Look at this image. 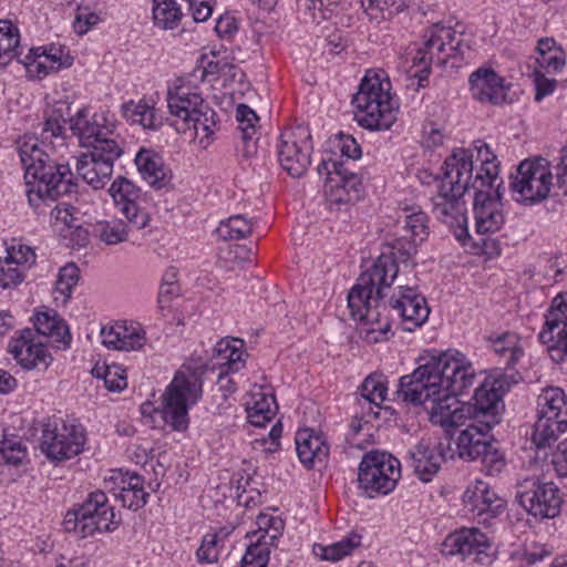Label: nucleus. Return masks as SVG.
Returning <instances> with one entry per match:
<instances>
[{
    "label": "nucleus",
    "instance_id": "79ce46f5",
    "mask_svg": "<svg viewBox=\"0 0 567 567\" xmlns=\"http://www.w3.org/2000/svg\"><path fill=\"white\" fill-rule=\"evenodd\" d=\"M229 535L225 529H220L215 534H207L203 537L202 544L197 549V558L200 563L213 564L218 560L220 548L224 540Z\"/></svg>",
    "mask_w": 567,
    "mask_h": 567
},
{
    "label": "nucleus",
    "instance_id": "f257e3e1",
    "mask_svg": "<svg viewBox=\"0 0 567 567\" xmlns=\"http://www.w3.org/2000/svg\"><path fill=\"white\" fill-rule=\"evenodd\" d=\"M424 360L411 374L400 378L396 399L406 404L424 405L430 421L444 429L464 425L476 413V401L461 405L457 396L474 383L473 364L463 353L453 350Z\"/></svg>",
    "mask_w": 567,
    "mask_h": 567
},
{
    "label": "nucleus",
    "instance_id": "774afa93",
    "mask_svg": "<svg viewBox=\"0 0 567 567\" xmlns=\"http://www.w3.org/2000/svg\"><path fill=\"white\" fill-rule=\"evenodd\" d=\"M537 62L542 68H545L547 71L554 72L560 71L565 65L563 52L559 51L558 49L543 56H539L537 59Z\"/></svg>",
    "mask_w": 567,
    "mask_h": 567
},
{
    "label": "nucleus",
    "instance_id": "37998d69",
    "mask_svg": "<svg viewBox=\"0 0 567 567\" xmlns=\"http://www.w3.org/2000/svg\"><path fill=\"white\" fill-rule=\"evenodd\" d=\"M399 220L403 224V229L409 234L408 238L421 244L427 237V216L423 212L405 213Z\"/></svg>",
    "mask_w": 567,
    "mask_h": 567
},
{
    "label": "nucleus",
    "instance_id": "b1692460",
    "mask_svg": "<svg viewBox=\"0 0 567 567\" xmlns=\"http://www.w3.org/2000/svg\"><path fill=\"white\" fill-rule=\"evenodd\" d=\"M111 196L117 210L135 226L137 230L145 228L150 223V215L136 204L140 188L125 177H117L111 185Z\"/></svg>",
    "mask_w": 567,
    "mask_h": 567
},
{
    "label": "nucleus",
    "instance_id": "6ab92c4d",
    "mask_svg": "<svg viewBox=\"0 0 567 567\" xmlns=\"http://www.w3.org/2000/svg\"><path fill=\"white\" fill-rule=\"evenodd\" d=\"M539 339L547 346L549 357L554 362L559 363L567 358V297L554 298Z\"/></svg>",
    "mask_w": 567,
    "mask_h": 567
},
{
    "label": "nucleus",
    "instance_id": "ddd939ff",
    "mask_svg": "<svg viewBox=\"0 0 567 567\" xmlns=\"http://www.w3.org/2000/svg\"><path fill=\"white\" fill-rule=\"evenodd\" d=\"M401 476L400 462L386 452H370L362 458L358 482L364 492L372 497L373 494H388Z\"/></svg>",
    "mask_w": 567,
    "mask_h": 567
},
{
    "label": "nucleus",
    "instance_id": "603ef678",
    "mask_svg": "<svg viewBox=\"0 0 567 567\" xmlns=\"http://www.w3.org/2000/svg\"><path fill=\"white\" fill-rule=\"evenodd\" d=\"M24 272L25 270L10 258L0 259V287L8 289L20 285L24 279Z\"/></svg>",
    "mask_w": 567,
    "mask_h": 567
},
{
    "label": "nucleus",
    "instance_id": "338daca9",
    "mask_svg": "<svg viewBox=\"0 0 567 567\" xmlns=\"http://www.w3.org/2000/svg\"><path fill=\"white\" fill-rule=\"evenodd\" d=\"M187 2L195 22H205L213 13L209 0H188Z\"/></svg>",
    "mask_w": 567,
    "mask_h": 567
},
{
    "label": "nucleus",
    "instance_id": "1a4fd4ad",
    "mask_svg": "<svg viewBox=\"0 0 567 567\" xmlns=\"http://www.w3.org/2000/svg\"><path fill=\"white\" fill-rule=\"evenodd\" d=\"M463 53L462 41L460 38L457 39L456 32L452 28L435 23L426 29L423 34V43L412 58L414 65L422 66L415 73L419 84L423 86V81L429 79L431 65L442 68L450 58Z\"/></svg>",
    "mask_w": 567,
    "mask_h": 567
},
{
    "label": "nucleus",
    "instance_id": "052dcab7",
    "mask_svg": "<svg viewBox=\"0 0 567 567\" xmlns=\"http://www.w3.org/2000/svg\"><path fill=\"white\" fill-rule=\"evenodd\" d=\"M116 497L122 502L123 506L136 511L146 504L148 493H146L144 488H141L125 493H118L116 494Z\"/></svg>",
    "mask_w": 567,
    "mask_h": 567
},
{
    "label": "nucleus",
    "instance_id": "20e7f679",
    "mask_svg": "<svg viewBox=\"0 0 567 567\" xmlns=\"http://www.w3.org/2000/svg\"><path fill=\"white\" fill-rule=\"evenodd\" d=\"M473 167L472 151L455 150L444 162L440 190L432 199L433 215L453 229L460 241L468 237L463 196L471 187Z\"/></svg>",
    "mask_w": 567,
    "mask_h": 567
},
{
    "label": "nucleus",
    "instance_id": "a18cd8bd",
    "mask_svg": "<svg viewBox=\"0 0 567 567\" xmlns=\"http://www.w3.org/2000/svg\"><path fill=\"white\" fill-rule=\"evenodd\" d=\"M80 279V269L73 262L66 264L59 271L55 291L63 297V301H68L72 295L74 287Z\"/></svg>",
    "mask_w": 567,
    "mask_h": 567
},
{
    "label": "nucleus",
    "instance_id": "f704fd0d",
    "mask_svg": "<svg viewBox=\"0 0 567 567\" xmlns=\"http://www.w3.org/2000/svg\"><path fill=\"white\" fill-rule=\"evenodd\" d=\"M362 536L358 533H350L341 540L323 546L317 544L313 546V553L322 560L339 561L353 553L361 546Z\"/></svg>",
    "mask_w": 567,
    "mask_h": 567
},
{
    "label": "nucleus",
    "instance_id": "9b49d317",
    "mask_svg": "<svg viewBox=\"0 0 567 567\" xmlns=\"http://www.w3.org/2000/svg\"><path fill=\"white\" fill-rule=\"evenodd\" d=\"M516 501L528 514L544 519L560 514L564 497L555 483L533 475L518 481Z\"/></svg>",
    "mask_w": 567,
    "mask_h": 567
},
{
    "label": "nucleus",
    "instance_id": "13d9d810",
    "mask_svg": "<svg viewBox=\"0 0 567 567\" xmlns=\"http://www.w3.org/2000/svg\"><path fill=\"white\" fill-rule=\"evenodd\" d=\"M123 373L124 371L117 365L104 368V373L101 377L107 390L118 392L126 386V378Z\"/></svg>",
    "mask_w": 567,
    "mask_h": 567
},
{
    "label": "nucleus",
    "instance_id": "4d7b16f0",
    "mask_svg": "<svg viewBox=\"0 0 567 567\" xmlns=\"http://www.w3.org/2000/svg\"><path fill=\"white\" fill-rule=\"evenodd\" d=\"M76 214H79L76 208L68 203H59L51 210L52 218H54L56 225H61L60 227L78 223L79 217Z\"/></svg>",
    "mask_w": 567,
    "mask_h": 567
},
{
    "label": "nucleus",
    "instance_id": "4468645a",
    "mask_svg": "<svg viewBox=\"0 0 567 567\" xmlns=\"http://www.w3.org/2000/svg\"><path fill=\"white\" fill-rule=\"evenodd\" d=\"M100 146L89 147L76 161V172L93 188L99 189L111 179L114 162L124 150L117 141H104Z\"/></svg>",
    "mask_w": 567,
    "mask_h": 567
},
{
    "label": "nucleus",
    "instance_id": "e2e57ef3",
    "mask_svg": "<svg viewBox=\"0 0 567 567\" xmlns=\"http://www.w3.org/2000/svg\"><path fill=\"white\" fill-rule=\"evenodd\" d=\"M112 478L118 484V493H125L128 491L144 488V480L141 475L136 473L120 472L116 476H113Z\"/></svg>",
    "mask_w": 567,
    "mask_h": 567
},
{
    "label": "nucleus",
    "instance_id": "c756f323",
    "mask_svg": "<svg viewBox=\"0 0 567 567\" xmlns=\"http://www.w3.org/2000/svg\"><path fill=\"white\" fill-rule=\"evenodd\" d=\"M296 451L301 463L311 466L315 461L323 462L329 455V446L324 440L309 430L296 434Z\"/></svg>",
    "mask_w": 567,
    "mask_h": 567
},
{
    "label": "nucleus",
    "instance_id": "0eeeda50",
    "mask_svg": "<svg viewBox=\"0 0 567 567\" xmlns=\"http://www.w3.org/2000/svg\"><path fill=\"white\" fill-rule=\"evenodd\" d=\"M390 89L391 83L388 79H382L377 73L365 74L352 100L360 126L370 131H385L393 125L396 115Z\"/></svg>",
    "mask_w": 567,
    "mask_h": 567
},
{
    "label": "nucleus",
    "instance_id": "423d86ee",
    "mask_svg": "<svg viewBox=\"0 0 567 567\" xmlns=\"http://www.w3.org/2000/svg\"><path fill=\"white\" fill-rule=\"evenodd\" d=\"M476 161L481 169L472 178L471 187L475 189L473 212L475 228L478 234H494L505 224V214L501 202L498 162L489 146L483 141H475Z\"/></svg>",
    "mask_w": 567,
    "mask_h": 567
},
{
    "label": "nucleus",
    "instance_id": "dca6fc26",
    "mask_svg": "<svg viewBox=\"0 0 567 567\" xmlns=\"http://www.w3.org/2000/svg\"><path fill=\"white\" fill-rule=\"evenodd\" d=\"M85 442L81 425L63 421L45 425L41 436L40 449L48 458L63 461L80 454Z\"/></svg>",
    "mask_w": 567,
    "mask_h": 567
},
{
    "label": "nucleus",
    "instance_id": "de8ad7c7",
    "mask_svg": "<svg viewBox=\"0 0 567 567\" xmlns=\"http://www.w3.org/2000/svg\"><path fill=\"white\" fill-rule=\"evenodd\" d=\"M566 395L560 388H547L537 398V406L558 411L561 417H567Z\"/></svg>",
    "mask_w": 567,
    "mask_h": 567
},
{
    "label": "nucleus",
    "instance_id": "2f4dec72",
    "mask_svg": "<svg viewBox=\"0 0 567 567\" xmlns=\"http://www.w3.org/2000/svg\"><path fill=\"white\" fill-rule=\"evenodd\" d=\"M244 343L239 339L218 341L214 348V359L216 365L226 372H238L245 367Z\"/></svg>",
    "mask_w": 567,
    "mask_h": 567
},
{
    "label": "nucleus",
    "instance_id": "412c9836",
    "mask_svg": "<svg viewBox=\"0 0 567 567\" xmlns=\"http://www.w3.org/2000/svg\"><path fill=\"white\" fill-rule=\"evenodd\" d=\"M463 505L467 513L484 525H491L505 508V501L484 481L476 480L463 494Z\"/></svg>",
    "mask_w": 567,
    "mask_h": 567
},
{
    "label": "nucleus",
    "instance_id": "7c9ffc66",
    "mask_svg": "<svg viewBox=\"0 0 567 567\" xmlns=\"http://www.w3.org/2000/svg\"><path fill=\"white\" fill-rule=\"evenodd\" d=\"M135 164L143 178L154 188H163L169 181L162 158L153 151L142 148Z\"/></svg>",
    "mask_w": 567,
    "mask_h": 567
},
{
    "label": "nucleus",
    "instance_id": "09e8293b",
    "mask_svg": "<svg viewBox=\"0 0 567 567\" xmlns=\"http://www.w3.org/2000/svg\"><path fill=\"white\" fill-rule=\"evenodd\" d=\"M337 167V173L331 176L332 186L336 187L338 185H341L348 194H352L353 200H357L359 198L361 187L360 176L353 173L348 167L347 163H343L342 166Z\"/></svg>",
    "mask_w": 567,
    "mask_h": 567
},
{
    "label": "nucleus",
    "instance_id": "49530a36",
    "mask_svg": "<svg viewBox=\"0 0 567 567\" xmlns=\"http://www.w3.org/2000/svg\"><path fill=\"white\" fill-rule=\"evenodd\" d=\"M478 461L482 464V470L491 476L498 475L506 466L503 452L493 442L478 456Z\"/></svg>",
    "mask_w": 567,
    "mask_h": 567
},
{
    "label": "nucleus",
    "instance_id": "39448f33",
    "mask_svg": "<svg viewBox=\"0 0 567 567\" xmlns=\"http://www.w3.org/2000/svg\"><path fill=\"white\" fill-rule=\"evenodd\" d=\"M499 380L484 381L474 392L476 413L467 421L456 439V454L460 458L471 462L478 461V456L491 443L488 433L502 420L504 404Z\"/></svg>",
    "mask_w": 567,
    "mask_h": 567
},
{
    "label": "nucleus",
    "instance_id": "f3484780",
    "mask_svg": "<svg viewBox=\"0 0 567 567\" xmlns=\"http://www.w3.org/2000/svg\"><path fill=\"white\" fill-rule=\"evenodd\" d=\"M8 351L16 362L27 371H44L53 360L43 337H39V333L30 328H23L16 332L8 344Z\"/></svg>",
    "mask_w": 567,
    "mask_h": 567
},
{
    "label": "nucleus",
    "instance_id": "0e129e2a",
    "mask_svg": "<svg viewBox=\"0 0 567 567\" xmlns=\"http://www.w3.org/2000/svg\"><path fill=\"white\" fill-rule=\"evenodd\" d=\"M550 463L559 476H567V439L559 442L551 452Z\"/></svg>",
    "mask_w": 567,
    "mask_h": 567
},
{
    "label": "nucleus",
    "instance_id": "c9c22d12",
    "mask_svg": "<svg viewBox=\"0 0 567 567\" xmlns=\"http://www.w3.org/2000/svg\"><path fill=\"white\" fill-rule=\"evenodd\" d=\"M133 229H137L126 221L114 218L111 220H101L94 225L93 231L99 239L107 246L117 245L128 239V234Z\"/></svg>",
    "mask_w": 567,
    "mask_h": 567
},
{
    "label": "nucleus",
    "instance_id": "a211bd4d",
    "mask_svg": "<svg viewBox=\"0 0 567 567\" xmlns=\"http://www.w3.org/2000/svg\"><path fill=\"white\" fill-rule=\"evenodd\" d=\"M69 126L82 147L100 146L104 141H116L113 137L115 122L105 112L91 113L82 107L70 117Z\"/></svg>",
    "mask_w": 567,
    "mask_h": 567
},
{
    "label": "nucleus",
    "instance_id": "c03bdc74",
    "mask_svg": "<svg viewBox=\"0 0 567 567\" xmlns=\"http://www.w3.org/2000/svg\"><path fill=\"white\" fill-rule=\"evenodd\" d=\"M493 349L496 353L506 358L507 367L514 365L524 353L518 346V337L514 333H505L498 337L493 343Z\"/></svg>",
    "mask_w": 567,
    "mask_h": 567
},
{
    "label": "nucleus",
    "instance_id": "8fccbe9b",
    "mask_svg": "<svg viewBox=\"0 0 567 567\" xmlns=\"http://www.w3.org/2000/svg\"><path fill=\"white\" fill-rule=\"evenodd\" d=\"M59 235L63 244L72 249H80L85 247L90 241V235L86 228L78 223L59 227Z\"/></svg>",
    "mask_w": 567,
    "mask_h": 567
},
{
    "label": "nucleus",
    "instance_id": "a19ab883",
    "mask_svg": "<svg viewBox=\"0 0 567 567\" xmlns=\"http://www.w3.org/2000/svg\"><path fill=\"white\" fill-rule=\"evenodd\" d=\"M252 224L243 215H235L220 221L217 234L224 240H239L251 234Z\"/></svg>",
    "mask_w": 567,
    "mask_h": 567
},
{
    "label": "nucleus",
    "instance_id": "f8f14e48",
    "mask_svg": "<svg viewBox=\"0 0 567 567\" xmlns=\"http://www.w3.org/2000/svg\"><path fill=\"white\" fill-rule=\"evenodd\" d=\"M551 186L550 165L543 157L523 161L511 182L514 199L530 205L546 199Z\"/></svg>",
    "mask_w": 567,
    "mask_h": 567
},
{
    "label": "nucleus",
    "instance_id": "c85d7f7f",
    "mask_svg": "<svg viewBox=\"0 0 567 567\" xmlns=\"http://www.w3.org/2000/svg\"><path fill=\"white\" fill-rule=\"evenodd\" d=\"M197 113L187 121L188 128L176 131L186 135L189 140H197L203 148H207L212 144L217 130L216 112L208 105L204 106V110L197 111Z\"/></svg>",
    "mask_w": 567,
    "mask_h": 567
},
{
    "label": "nucleus",
    "instance_id": "7ed1b4c3",
    "mask_svg": "<svg viewBox=\"0 0 567 567\" xmlns=\"http://www.w3.org/2000/svg\"><path fill=\"white\" fill-rule=\"evenodd\" d=\"M16 144L24 168L28 202L34 210L43 213V206L49 202L76 192L69 165L60 164L43 148L47 144L52 150L65 145L64 128L54 114L45 117L41 140L25 134Z\"/></svg>",
    "mask_w": 567,
    "mask_h": 567
},
{
    "label": "nucleus",
    "instance_id": "4c0bfd02",
    "mask_svg": "<svg viewBox=\"0 0 567 567\" xmlns=\"http://www.w3.org/2000/svg\"><path fill=\"white\" fill-rule=\"evenodd\" d=\"M154 24L163 30L176 28L181 21L182 12L174 0H153Z\"/></svg>",
    "mask_w": 567,
    "mask_h": 567
},
{
    "label": "nucleus",
    "instance_id": "864d4df0",
    "mask_svg": "<svg viewBox=\"0 0 567 567\" xmlns=\"http://www.w3.org/2000/svg\"><path fill=\"white\" fill-rule=\"evenodd\" d=\"M236 118L239 122L241 138L249 142L256 134V123L259 121L258 115L246 104H239L236 110Z\"/></svg>",
    "mask_w": 567,
    "mask_h": 567
},
{
    "label": "nucleus",
    "instance_id": "e433bc0d",
    "mask_svg": "<svg viewBox=\"0 0 567 567\" xmlns=\"http://www.w3.org/2000/svg\"><path fill=\"white\" fill-rule=\"evenodd\" d=\"M20 33L9 20H0V68L8 65L19 55Z\"/></svg>",
    "mask_w": 567,
    "mask_h": 567
},
{
    "label": "nucleus",
    "instance_id": "393cba45",
    "mask_svg": "<svg viewBox=\"0 0 567 567\" xmlns=\"http://www.w3.org/2000/svg\"><path fill=\"white\" fill-rule=\"evenodd\" d=\"M102 343L112 350L137 351L146 343V333L136 321H115L101 329Z\"/></svg>",
    "mask_w": 567,
    "mask_h": 567
},
{
    "label": "nucleus",
    "instance_id": "3c124183",
    "mask_svg": "<svg viewBox=\"0 0 567 567\" xmlns=\"http://www.w3.org/2000/svg\"><path fill=\"white\" fill-rule=\"evenodd\" d=\"M361 396L370 403L380 405L386 396V386L380 375H369L360 386Z\"/></svg>",
    "mask_w": 567,
    "mask_h": 567
},
{
    "label": "nucleus",
    "instance_id": "5701e85b",
    "mask_svg": "<svg viewBox=\"0 0 567 567\" xmlns=\"http://www.w3.org/2000/svg\"><path fill=\"white\" fill-rule=\"evenodd\" d=\"M167 107L174 117L173 125L176 130L188 128L187 121L190 116H195L197 111L204 110L209 104L202 97L197 87L188 84L175 85L168 87Z\"/></svg>",
    "mask_w": 567,
    "mask_h": 567
},
{
    "label": "nucleus",
    "instance_id": "680f3d73",
    "mask_svg": "<svg viewBox=\"0 0 567 567\" xmlns=\"http://www.w3.org/2000/svg\"><path fill=\"white\" fill-rule=\"evenodd\" d=\"M99 21L100 18L95 12L79 9L73 21V28L78 34H85Z\"/></svg>",
    "mask_w": 567,
    "mask_h": 567
},
{
    "label": "nucleus",
    "instance_id": "473e14b6",
    "mask_svg": "<svg viewBox=\"0 0 567 567\" xmlns=\"http://www.w3.org/2000/svg\"><path fill=\"white\" fill-rule=\"evenodd\" d=\"M123 116L131 123L140 124L144 128L157 130L162 125V116L158 111L145 101H128L122 105Z\"/></svg>",
    "mask_w": 567,
    "mask_h": 567
},
{
    "label": "nucleus",
    "instance_id": "4be33fe9",
    "mask_svg": "<svg viewBox=\"0 0 567 567\" xmlns=\"http://www.w3.org/2000/svg\"><path fill=\"white\" fill-rule=\"evenodd\" d=\"M389 305L391 310L402 319L405 331H413L421 327L430 315L425 298L415 287L406 285L399 286L398 292L391 296Z\"/></svg>",
    "mask_w": 567,
    "mask_h": 567
},
{
    "label": "nucleus",
    "instance_id": "58836bf2",
    "mask_svg": "<svg viewBox=\"0 0 567 567\" xmlns=\"http://www.w3.org/2000/svg\"><path fill=\"white\" fill-rule=\"evenodd\" d=\"M361 7L370 20L382 21L404 10V0H361Z\"/></svg>",
    "mask_w": 567,
    "mask_h": 567
},
{
    "label": "nucleus",
    "instance_id": "9d476101",
    "mask_svg": "<svg viewBox=\"0 0 567 567\" xmlns=\"http://www.w3.org/2000/svg\"><path fill=\"white\" fill-rule=\"evenodd\" d=\"M113 507L109 504L106 495L101 491L89 494L87 498L78 507L65 514L64 530L76 533L85 538L96 532H110L116 527Z\"/></svg>",
    "mask_w": 567,
    "mask_h": 567
},
{
    "label": "nucleus",
    "instance_id": "72a5a7b5",
    "mask_svg": "<svg viewBox=\"0 0 567 567\" xmlns=\"http://www.w3.org/2000/svg\"><path fill=\"white\" fill-rule=\"evenodd\" d=\"M251 404L247 408L249 422L255 426H264L276 415L278 405L274 393L262 390L252 393Z\"/></svg>",
    "mask_w": 567,
    "mask_h": 567
},
{
    "label": "nucleus",
    "instance_id": "6e6d98bb",
    "mask_svg": "<svg viewBox=\"0 0 567 567\" xmlns=\"http://www.w3.org/2000/svg\"><path fill=\"white\" fill-rule=\"evenodd\" d=\"M7 258H10L12 262L21 266L24 270H28L35 262V252L33 249L25 245L12 246L7 251Z\"/></svg>",
    "mask_w": 567,
    "mask_h": 567
},
{
    "label": "nucleus",
    "instance_id": "a878e982",
    "mask_svg": "<svg viewBox=\"0 0 567 567\" xmlns=\"http://www.w3.org/2000/svg\"><path fill=\"white\" fill-rule=\"evenodd\" d=\"M471 92L475 100L492 104L506 103L507 86L504 79L489 68H480L470 76Z\"/></svg>",
    "mask_w": 567,
    "mask_h": 567
},
{
    "label": "nucleus",
    "instance_id": "2eb2a0df",
    "mask_svg": "<svg viewBox=\"0 0 567 567\" xmlns=\"http://www.w3.org/2000/svg\"><path fill=\"white\" fill-rule=\"evenodd\" d=\"M311 135L308 128H287L280 135L278 159L281 167L293 178L301 177L311 164Z\"/></svg>",
    "mask_w": 567,
    "mask_h": 567
},
{
    "label": "nucleus",
    "instance_id": "5fc2aeb1",
    "mask_svg": "<svg viewBox=\"0 0 567 567\" xmlns=\"http://www.w3.org/2000/svg\"><path fill=\"white\" fill-rule=\"evenodd\" d=\"M269 560V549L266 544L257 543L247 547L241 558V567H266Z\"/></svg>",
    "mask_w": 567,
    "mask_h": 567
},
{
    "label": "nucleus",
    "instance_id": "cd10ccee",
    "mask_svg": "<svg viewBox=\"0 0 567 567\" xmlns=\"http://www.w3.org/2000/svg\"><path fill=\"white\" fill-rule=\"evenodd\" d=\"M444 455L442 451H434L430 443L421 440L408 451V463L422 482H431L441 468Z\"/></svg>",
    "mask_w": 567,
    "mask_h": 567
},
{
    "label": "nucleus",
    "instance_id": "bb28decb",
    "mask_svg": "<svg viewBox=\"0 0 567 567\" xmlns=\"http://www.w3.org/2000/svg\"><path fill=\"white\" fill-rule=\"evenodd\" d=\"M33 331L43 337L47 344L58 349L70 347L72 337L65 321L54 310L39 311L34 313Z\"/></svg>",
    "mask_w": 567,
    "mask_h": 567
},
{
    "label": "nucleus",
    "instance_id": "ea45409f",
    "mask_svg": "<svg viewBox=\"0 0 567 567\" xmlns=\"http://www.w3.org/2000/svg\"><path fill=\"white\" fill-rule=\"evenodd\" d=\"M549 429L545 433L538 434V421L534 425L532 441L538 452L542 450H551L553 444L559 436L567 431V417L554 419L548 421Z\"/></svg>",
    "mask_w": 567,
    "mask_h": 567
},
{
    "label": "nucleus",
    "instance_id": "f03ea898",
    "mask_svg": "<svg viewBox=\"0 0 567 567\" xmlns=\"http://www.w3.org/2000/svg\"><path fill=\"white\" fill-rule=\"evenodd\" d=\"M417 245L408 235L385 244L371 269L358 278V282L348 293V307L352 318L370 326L367 332L370 341L381 342L389 338L391 324L386 317L382 320V313L388 308L383 301L384 289L390 288L398 277L399 264L414 268L413 256Z\"/></svg>",
    "mask_w": 567,
    "mask_h": 567
},
{
    "label": "nucleus",
    "instance_id": "6e6552de",
    "mask_svg": "<svg viewBox=\"0 0 567 567\" xmlns=\"http://www.w3.org/2000/svg\"><path fill=\"white\" fill-rule=\"evenodd\" d=\"M204 373L200 367L183 365L167 386L163 396V419L174 430L187 427L188 408L202 396Z\"/></svg>",
    "mask_w": 567,
    "mask_h": 567
},
{
    "label": "nucleus",
    "instance_id": "aec40b11",
    "mask_svg": "<svg viewBox=\"0 0 567 567\" xmlns=\"http://www.w3.org/2000/svg\"><path fill=\"white\" fill-rule=\"evenodd\" d=\"M491 540L478 528H462L450 534L443 542V550L447 555H460L463 558L474 555V561L489 566L495 557L489 553Z\"/></svg>",
    "mask_w": 567,
    "mask_h": 567
},
{
    "label": "nucleus",
    "instance_id": "69168bd1",
    "mask_svg": "<svg viewBox=\"0 0 567 567\" xmlns=\"http://www.w3.org/2000/svg\"><path fill=\"white\" fill-rule=\"evenodd\" d=\"M258 525L260 528L265 529L271 540L279 537L285 527V523L281 518L268 515L258 516Z\"/></svg>",
    "mask_w": 567,
    "mask_h": 567
},
{
    "label": "nucleus",
    "instance_id": "bf43d9fd",
    "mask_svg": "<svg viewBox=\"0 0 567 567\" xmlns=\"http://www.w3.org/2000/svg\"><path fill=\"white\" fill-rule=\"evenodd\" d=\"M1 454L7 463L18 465L27 456V450L21 442H4Z\"/></svg>",
    "mask_w": 567,
    "mask_h": 567
}]
</instances>
